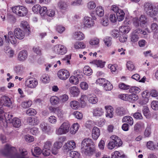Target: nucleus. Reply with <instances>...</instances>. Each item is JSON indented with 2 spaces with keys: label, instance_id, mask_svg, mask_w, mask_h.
<instances>
[{
  "label": "nucleus",
  "instance_id": "1",
  "mask_svg": "<svg viewBox=\"0 0 158 158\" xmlns=\"http://www.w3.org/2000/svg\"><path fill=\"white\" fill-rule=\"evenodd\" d=\"M92 140L87 138L84 139L81 143V151L86 155L90 156L94 151Z\"/></svg>",
  "mask_w": 158,
  "mask_h": 158
},
{
  "label": "nucleus",
  "instance_id": "2",
  "mask_svg": "<svg viewBox=\"0 0 158 158\" xmlns=\"http://www.w3.org/2000/svg\"><path fill=\"white\" fill-rule=\"evenodd\" d=\"M144 10L146 14L148 15L153 17L156 16L158 12L155 9L153 8L152 4L149 2H146L144 3Z\"/></svg>",
  "mask_w": 158,
  "mask_h": 158
},
{
  "label": "nucleus",
  "instance_id": "3",
  "mask_svg": "<svg viewBox=\"0 0 158 158\" xmlns=\"http://www.w3.org/2000/svg\"><path fill=\"white\" fill-rule=\"evenodd\" d=\"M70 125L68 122L63 123L56 131V134L58 135L66 134L69 131Z\"/></svg>",
  "mask_w": 158,
  "mask_h": 158
},
{
  "label": "nucleus",
  "instance_id": "4",
  "mask_svg": "<svg viewBox=\"0 0 158 158\" xmlns=\"http://www.w3.org/2000/svg\"><path fill=\"white\" fill-rule=\"evenodd\" d=\"M13 12L20 16H24L27 13V9L23 6H17L12 7Z\"/></svg>",
  "mask_w": 158,
  "mask_h": 158
},
{
  "label": "nucleus",
  "instance_id": "5",
  "mask_svg": "<svg viewBox=\"0 0 158 158\" xmlns=\"http://www.w3.org/2000/svg\"><path fill=\"white\" fill-rule=\"evenodd\" d=\"M91 16L93 19L88 16H85L84 17L83 23L85 27L89 28L94 25V23L93 20H96V18L94 16L93 13L91 14Z\"/></svg>",
  "mask_w": 158,
  "mask_h": 158
},
{
  "label": "nucleus",
  "instance_id": "6",
  "mask_svg": "<svg viewBox=\"0 0 158 158\" xmlns=\"http://www.w3.org/2000/svg\"><path fill=\"white\" fill-rule=\"evenodd\" d=\"M53 52L58 55H64L66 53L67 50L66 47L63 45L57 44L54 46Z\"/></svg>",
  "mask_w": 158,
  "mask_h": 158
},
{
  "label": "nucleus",
  "instance_id": "7",
  "mask_svg": "<svg viewBox=\"0 0 158 158\" xmlns=\"http://www.w3.org/2000/svg\"><path fill=\"white\" fill-rule=\"evenodd\" d=\"M57 75L60 79L65 80L69 78L70 73L67 70L62 69L58 71Z\"/></svg>",
  "mask_w": 158,
  "mask_h": 158
},
{
  "label": "nucleus",
  "instance_id": "8",
  "mask_svg": "<svg viewBox=\"0 0 158 158\" xmlns=\"http://www.w3.org/2000/svg\"><path fill=\"white\" fill-rule=\"evenodd\" d=\"M0 102L3 106L7 107H10L12 105V102L10 99L6 96H3L1 97Z\"/></svg>",
  "mask_w": 158,
  "mask_h": 158
},
{
  "label": "nucleus",
  "instance_id": "9",
  "mask_svg": "<svg viewBox=\"0 0 158 158\" xmlns=\"http://www.w3.org/2000/svg\"><path fill=\"white\" fill-rule=\"evenodd\" d=\"M64 150L66 152L73 149L76 147V143L73 140L69 141L64 146Z\"/></svg>",
  "mask_w": 158,
  "mask_h": 158
},
{
  "label": "nucleus",
  "instance_id": "10",
  "mask_svg": "<svg viewBox=\"0 0 158 158\" xmlns=\"http://www.w3.org/2000/svg\"><path fill=\"white\" fill-rule=\"evenodd\" d=\"M26 83L27 87L30 88H35L38 85V82L37 79L34 78L27 79Z\"/></svg>",
  "mask_w": 158,
  "mask_h": 158
},
{
  "label": "nucleus",
  "instance_id": "11",
  "mask_svg": "<svg viewBox=\"0 0 158 158\" xmlns=\"http://www.w3.org/2000/svg\"><path fill=\"white\" fill-rule=\"evenodd\" d=\"M14 34L15 37L19 40L23 39L25 36V33L20 28H17L15 29Z\"/></svg>",
  "mask_w": 158,
  "mask_h": 158
},
{
  "label": "nucleus",
  "instance_id": "12",
  "mask_svg": "<svg viewBox=\"0 0 158 158\" xmlns=\"http://www.w3.org/2000/svg\"><path fill=\"white\" fill-rule=\"evenodd\" d=\"M19 152L20 154L18 153H16L11 158H29L28 156H25L27 155V152L23 151L22 148H19Z\"/></svg>",
  "mask_w": 158,
  "mask_h": 158
},
{
  "label": "nucleus",
  "instance_id": "13",
  "mask_svg": "<svg viewBox=\"0 0 158 158\" xmlns=\"http://www.w3.org/2000/svg\"><path fill=\"white\" fill-rule=\"evenodd\" d=\"M145 127L144 123L142 122L137 123L134 126V131L138 132L142 131Z\"/></svg>",
  "mask_w": 158,
  "mask_h": 158
},
{
  "label": "nucleus",
  "instance_id": "14",
  "mask_svg": "<svg viewBox=\"0 0 158 158\" xmlns=\"http://www.w3.org/2000/svg\"><path fill=\"white\" fill-rule=\"evenodd\" d=\"M93 116L99 117L102 116L104 114V111L101 108H96L93 109Z\"/></svg>",
  "mask_w": 158,
  "mask_h": 158
},
{
  "label": "nucleus",
  "instance_id": "15",
  "mask_svg": "<svg viewBox=\"0 0 158 158\" xmlns=\"http://www.w3.org/2000/svg\"><path fill=\"white\" fill-rule=\"evenodd\" d=\"M27 123L31 125H36L39 122V120L37 117H29L27 119Z\"/></svg>",
  "mask_w": 158,
  "mask_h": 158
},
{
  "label": "nucleus",
  "instance_id": "16",
  "mask_svg": "<svg viewBox=\"0 0 158 158\" xmlns=\"http://www.w3.org/2000/svg\"><path fill=\"white\" fill-rule=\"evenodd\" d=\"M100 135V130L96 127H93L92 130V137L93 139L97 140Z\"/></svg>",
  "mask_w": 158,
  "mask_h": 158
},
{
  "label": "nucleus",
  "instance_id": "17",
  "mask_svg": "<svg viewBox=\"0 0 158 158\" xmlns=\"http://www.w3.org/2000/svg\"><path fill=\"white\" fill-rule=\"evenodd\" d=\"M15 150V148L13 147H10L9 145L6 144L4 150L2 152V153L5 156H8L10 153L12 152V151H14Z\"/></svg>",
  "mask_w": 158,
  "mask_h": 158
},
{
  "label": "nucleus",
  "instance_id": "18",
  "mask_svg": "<svg viewBox=\"0 0 158 158\" xmlns=\"http://www.w3.org/2000/svg\"><path fill=\"white\" fill-rule=\"evenodd\" d=\"M27 56V53L26 51L23 50L20 51L18 55V59L21 61L25 60Z\"/></svg>",
  "mask_w": 158,
  "mask_h": 158
},
{
  "label": "nucleus",
  "instance_id": "19",
  "mask_svg": "<svg viewBox=\"0 0 158 158\" xmlns=\"http://www.w3.org/2000/svg\"><path fill=\"white\" fill-rule=\"evenodd\" d=\"M89 102L92 104H96L98 101V99L96 96L94 94H89L87 96Z\"/></svg>",
  "mask_w": 158,
  "mask_h": 158
},
{
  "label": "nucleus",
  "instance_id": "20",
  "mask_svg": "<svg viewBox=\"0 0 158 158\" xmlns=\"http://www.w3.org/2000/svg\"><path fill=\"white\" fill-rule=\"evenodd\" d=\"M73 38L76 40H82L85 38L84 34L80 31L75 32L73 34Z\"/></svg>",
  "mask_w": 158,
  "mask_h": 158
},
{
  "label": "nucleus",
  "instance_id": "21",
  "mask_svg": "<svg viewBox=\"0 0 158 158\" xmlns=\"http://www.w3.org/2000/svg\"><path fill=\"white\" fill-rule=\"evenodd\" d=\"M70 92L73 97H77L79 94L80 91L78 88L76 86H73L69 89Z\"/></svg>",
  "mask_w": 158,
  "mask_h": 158
},
{
  "label": "nucleus",
  "instance_id": "22",
  "mask_svg": "<svg viewBox=\"0 0 158 158\" xmlns=\"http://www.w3.org/2000/svg\"><path fill=\"white\" fill-rule=\"evenodd\" d=\"M116 113L118 115L123 116L127 114V111L125 109L122 107H118L116 109Z\"/></svg>",
  "mask_w": 158,
  "mask_h": 158
},
{
  "label": "nucleus",
  "instance_id": "23",
  "mask_svg": "<svg viewBox=\"0 0 158 158\" xmlns=\"http://www.w3.org/2000/svg\"><path fill=\"white\" fill-rule=\"evenodd\" d=\"M65 138L64 137H60L59 139L60 141L56 142L54 144V147L57 149H60L62 146L63 142L64 141Z\"/></svg>",
  "mask_w": 158,
  "mask_h": 158
},
{
  "label": "nucleus",
  "instance_id": "24",
  "mask_svg": "<svg viewBox=\"0 0 158 158\" xmlns=\"http://www.w3.org/2000/svg\"><path fill=\"white\" fill-rule=\"evenodd\" d=\"M105 62H102L101 60H95L90 62V63L93 65H95L98 67L102 68L104 66Z\"/></svg>",
  "mask_w": 158,
  "mask_h": 158
},
{
  "label": "nucleus",
  "instance_id": "25",
  "mask_svg": "<svg viewBox=\"0 0 158 158\" xmlns=\"http://www.w3.org/2000/svg\"><path fill=\"white\" fill-rule=\"evenodd\" d=\"M152 133L151 128L149 125H147L143 133V136L145 138L150 137Z\"/></svg>",
  "mask_w": 158,
  "mask_h": 158
},
{
  "label": "nucleus",
  "instance_id": "26",
  "mask_svg": "<svg viewBox=\"0 0 158 158\" xmlns=\"http://www.w3.org/2000/svg\"><path fill=\"white\" fill-rule=\"evenodd\" d=\"M111 139L116 144H118V146H120L122 144V142L120 139L117 136L113 135L110 137Z\"/></svg>",
  "mask_w": 158,
  "mask_h": 158
},
{
  "label": "nucleus",
  "instance_id": "27",
  "mask_svg": "<svg viewBox=\"0 0 158 158\" xmlns=\"http://www.w3.org/2000/svg\"><path fill=\"white\" fill-rule=\"evenodd\" d=\"M125 13L123 10H119V11L117 12L116 16L117 19L118 21H122L124 18Z\"/></svg>",
  "mask_w": 158,
  "mask_h": 158
},
{
  "label": "nucleus",
  "instance_id": "28",
  "mask_svg": "<svg viewBox=\"0 0 158 158\" xmlns=\"http://www.w3.org/2000/svg\"><path fill=\"white\" fill-rule=\"evenodd\" d=\"M13 126L15 127H19L21 124V120L17 118H15L13 119L12 121Z\"/></svg>",
  "mask_w": 158,
  "mask_h": 158
},
{
  "label": "nucleus",
  "instance_id": "29",
  "mask_svg": "<svg viewBox=\"0 0 158 158\" xmlns=\"http://www.w3.org/2000/svg\"><path fill=\"white\" fill-rule=\"evenodd\" d=\"M79 127V125L78 123H74L70 128V133L72 134H75L78 130Z\"/></svg>",
  "mask_w": 158,
  "mask_h": 158
},
{
  "label": "nucleus",
  "instance_id": "30",
  "mask_svg": "<svg viewBox=\"0 0 158 158\" xmlns=\"http://www.w3.org/2000/svg\"><path fill=\"white\" fill-rule=\"evenodd\" d=\"M107 113L106 117L109 118H112L113 116V108L111 106H109L106 108Z\"/></svg>",
  "mask_w": 158,
  "mask_h": 158
},
{
  "label": "nucleus",
  "instance_id": "31",
  "mask_svg": "<svg viewBox=\"0 0 158 158\" xmlns=\"http://www.w3.org/2000/svg\"><path fill=\"white\" fill-rule=\"evenodd\" d=\"M123 122H126L129 124L131 126L133 124V120L132 118L129 116L124 117L122 119Z\"/></svg>",
  "mask_w": 158,
  "mask_h": 158
},
{
  "label": "nucleus",
  "instance_id": "32",
  "mask_svg": "<svg viewBox=\"0 0 158 158\" xmlns=\"http://www.w3.org/2000/svg\"><path fill=\"white\" fill-rule=\"evenodd\" d=\"M103 87L106 91L111 90L113 88V86L111 83L108 81H106V82L104 83Z\"/></svg>",
  "mask_w": 158,
  "mask_h": 158
},
{
  "label": "nucleus",
  "instance_id": "33",
  "mask_svg": "<svg viewBox=\"0 0 158 158\" xmlns=\"http://www.w3.org/2000/svg\"><path fill=\"white\" fill-rule=\"evenodd\" d=\"M140 25L141 27H143L147 23V18L143 15L141 16L139 18Z\"/></svg>",
  "mask_w": 158,
  "mask_h": 158
},
{
  "label": "nucleus",
  "instance_id": "34",
  "mask_svg": "<svg viewBox=\"0 0 158 158\" xmlns=\"http://www.w3.org/2000/svg\"><path fill=\"white\" fill-rule=\"evenodd\" d=\"M96 12L97 15L100 17L103 16L104 13L103 8L101 6L97 7L96 9Z\"/></svg>",
  "mask_w": 158,
  "mask_h": 158
},
{
  "label": "nucleus",
  "instance_id": "35",
  "mask_svg": "<svg viewBox=\"0 0 158 158\" xmlns=\"http://www.w3.org/2000/svg\"><path fill=\"white\" fill-rule=\"evenodd\" d=\"M142 112L144 115L147 118L149 117L150 114V111L148 108L147 106H144L142 109Z\"/></svg>",
  "mask_w": 158,
  "mask_h": 158
},
{
  "label": "nucleus",
  "instance_id": "36",
  "mask_svg": "<svg viewBox=\"0 0 158 158\" xmlns=\"http://www.w3.org/2000/svg\"><path fill=\"white\" fill-rule=\"evenodd\" d=\"M140 91V89L137 87L134 86L130 87L129 91L130 93L136 94H139Z\"/></svg>",
  "mask_w": 158,
  "mask_h": 158
},
{
  "label": "nucleus",
  "instance_id": "37",
  "mask_svg": "<svg viewBox=\"0 0 158 158\" xmlns=\"http://www.w3.org/2000/svg\"><path fill=\"white\" fill-rule=\"evenodd\" d=\"M130 28L128 26H123L120 27L119 28L120 31L123 33H127L130 30Z\"/></svg>",
  "mask_w": 158,
  "mask_h": 158
},
{
  "label": "nucleus",
  "instance_id": "38",
  "mask_svg": "<svg viewBox=\"0 0 158 158\" xmlns=\"http://www.w3.org/2000/svg\"><path fill=\"white\" fill-rule=\"evenodd\" d=\"M85 47V45L84 44L81 42H76L74 45V48L76 49L79 48H84Z\"/></svg>",
  "mask_w": 158,
  "mask_h": 158
},
{
  "label": "nucleus",
  "instance_id": "39",
  "mask_svg": "<svg viewBox=\"0 0 158 158\" xmlns=\"http://www.w3.org/2000/svg\"><path fill=\"white\" fill-rule=\"evenodd\" d=\"M83 73L87 76H89L91 75L92 70L89 66H85L83 68Z\"/></svg>",
  "mask_w": 158,
  "mask_h": 158
},
{
  "label": "nucleus",
  "instance_id": "40",
  "mask_svg": "<svg viewBox=\"0 0 158 158\" xmlns=\"http://www.w3.org/2000/svg\"><path fill=\"white\" fill-rule=\"evenodd\" d=\"M87 99V96L85 95H83L81 98V105L82 107L84 108L86 105V101Z\"/></svg>",
  "mask_w": 158,
  "mask_h": 158
},
{
  "label": "nucleus",
  "instance_id": "41",
  "mask_svg": "<svg viewBox=\"0 0 158 158\" xmlns=\"http://www.w3.org/2000/svg\"><path fill=\"white\" fill-rule=\"evenodd\" d=\"M58 6L61 10H65L68 7V5L66 3L62 1H61L59 2Z\"/></svg>",
  "mask_w": 158,
  "mask_h": 158
},
{
  "label": "nucleus",
  "instance_id": "42",
  "mask_svg": "<svg viewBox=\"0 0 158 158\" xmlns=\"http://www.w3.org/2000/svg\"><path fill=\"white\" fill-rule=\"evenodd\" d=\"M125 155L123 154H121L120 153L117 151H115L112 154V158H118L119 157L121 158L125 157Z\"/></svg>",
  "mask_w": 158,
  "mask_h": 158
},
{
  "label": "nucleus",
  "instance_id": "43",
  "mask_svg": "<svg viewBox=\"0 0 158 158\" xmlns=\"http://www.w3.org/2000/svg\"><path fill=\"white\" fill-rule=\"evenodd\" d=\"M151 28L152 31L154 33H158V24L155 23L152 24Z\"/></svg>",
  "mask_w": 158,
  "mask_h": 158
},
{
  "label": "nucleus",
  "instance_id": "44",
  "mask_svg": "<svg viewBox=\"0 0 158 158\" xmlns=\"http://www.w3.org/2000/svg\"><path fill=\"white\" fill-rule=\"evenodd\" d=\"M50 101L52 105H56L59 102V98L56 96H53L51 97Z\"/></svg>",
  "mask_w": 158,
  "mask_h": 158
},
{
  "label": "nucleus",
  "instance_id": "45",
  "mask_svg": "<svg viewBox=\"0 0 158 158\" xmlns=\"http://www.w3.org/2000/svg\"><path fill=\"white\" fill-rule=\"evenodd\" d=\"M40 127L42 131L46 133L48 132V127L47 123L44 122L42 123L40 125Z\"/></svg>",
  "mask_w": 158,
  "mask_h": 158
},
{
  "label": "nucleus",
  "instance_id": "46",
  "mask_svg": "<svg viewBox=\"0 0 158 158\" xmlns=\"http://www.w3.org/2000/svg\"><path fill=\"white\" fill-rule=\"evenodd\" d=\"M71 107L73 109H76L79 107V102L76 101H72L70 103Z\"/></svg>",
  "mask_w": 158,
  "mask_h": 158
},
{
  "label": "nucleus",
  "instance_id": "47",
  "mask_svg": "<svg viewBox=\"0 0 158 158\" xmlns=\"http://www.w3.org/2000/svg\"><path fill=\"white\" fill-rule=\"evenodd\" d=\"M79 78L75 76H71L69 78V81L71 83L73 84H77L79 82Z\"/></svg>",
  "mask_w": 158,
  "mask_h": 158
},
{
  "label": "nucleus",
  "instance_id": "48",
  "mask_svg": "<svg viewBox=\"0 0 158 158\" xmlns=\"http://www.w3.org/2000/svg\"><path fill=\"white\" fill-rule=\"evenodd\" d=\"M40 81L44 83H47L49 81V78L47 75L44 74L41 76Z\"/></svg>",
  "mask_w": 158,
  "mask_h": 158
},
{
  "label": "nucleus",
  "instance_id": "49",
  "mask_svg": "<svg viewBox=\"0 0 158 158\" xmlns=\"http://www.w3.org/2000/svg\"><path fill=\"white\" fill-rule=\"evenodd\" d=\"M59 99L60 102L64 103L68 100L69 97L67 94H64L60 96Z\"/></svg>",
  "mask_w": 158,
  "mask_h": 158
},
{
  "label": "nucleus",
  "instance_id": "50",
  "mask_svg": "<svg viewBox=\"0 0 158 158\" xmlns=\"http://www.w3.org/2000/svg\"><path fill=\"white\" fill-rule=\"evenodd\" d=\"M22 27L26 31H30V27L26 21H21V23Z\"/></svg>",
  "mask_w": 158,
  "mask_h": 158
},
{
  "label": "nucleus",
  "instance_id": "51",
  "mask_svg": "<svg viewBox=\"0 0 158 158\" xmlns=\"http://www.w3.org/2000/svg\"><path fill=\"white\" fill-rule=\"evenodd\" d=\"M32 155L35 156L37 157L38 156L36 155H39L42 152L41 149L39 147H36L34 149V152H33L31 151Z\"/></svg>",
  "mask_w": 158,
  "mask_h": 158
},
{
  "label": "nucleus",
  "instance_id": "52",
  "mask_svg": "<svg viewBox=\"0 0 158 158\" xmlns=\"http://www.w3.org/2000/svg\"><path fill=\"white\" fill-rule=\"evenodd\" d=\"M48 10L47 8L45 6H43L40 8L39 12L42 16H45L47 15Z\"/></svg>",
  "mask_w": 158,
  "mask_h": 158
},
{
  "label": "nucleus",
  "instance_id": "53",
  "mask_svg": "<svg viewBox=\"0 0 158 158\" xmlns=\"http://www.w3.org/2000/svg\"><path fill=\"white\" fill-rule=\"evenodd\" d=\"M96 7V4L93 1H91L88 3L87 4V7L89 10H93Z\"/></svg>",
  "mask_w": 158,
  "mask_h": 158
},
{
  "label": "nucleus",
  "instance_id": "54",
  "mask_svg": "<svg viewBox=\"0 0 158 158\" xmlns=\"http://www.w3.org/2000/svg\"><path fill=\"white\" fill-rule=\"evenodd\" d=\"M31 101H27L23 102L21 104L22 106L24 108L30 107L32 104Z\"/></svg>",
  "mask_w": 158,
  "mask_h": 158
},
{
  "label": "nucleus",
  "instance_id": "55",
  "mask_svg": "<svg viewBox=\"0 0 158 158\" xmlns=\"http://www.w3.org/2000/svg\"><path fill=\"white\" fill-rule=\"evenodd\" d=\"M116 146L117 147H119L118 144H116L113 141H110L108 144V148L110 149H112Z\"/></svg>",
  "mask_w": 158,
  "mask_h": 158
},
{
  "label": "nucleus",
  "instance_id": "56",
  "mask_svg": "<svg viewBox=\"0 0 158 158\" xmlns=\"http://www.w3.org/2000/svg\"><path fill=\"white\" fill-rule=\"evenodd\" d=\"M118 87L121 89L126 90L130 89V86L126 85L123 83H121L119 84Z\"/></svg>",
  "mask_w": 158,
  "mask_h": 158
},
{
  "label": "nucleus",
  "instance_id": "57",
  "mask_svg": "<svg viewBox=\"0 0 158 158\" xmlns=\"http://www.w3.org/2000/svg\"><path fill=\"white\" fill-rule=\"evenodd\" d=\"M146 146L148 148L151 150H153L156 148L155 146L152 141L148 142L147 143Z\"/></svg>",
  "mask_w": 158,
  "mask_h": 158
},
{
  "label": "nucleus",
  "instance_id": "58",
  "mask_svg": "<svg viewBox=\"0 0 158 158\" xmlns=\"http://www.w3.org/2000/svg\"><path fill=\"white\" fill-rule=\"evenodd\" d=\"M69 156L72 158H79V153L76 151H73L70 152Z\"/></svg>",
  "mask_w": 158,
  "mask_h": 158
},
{
  "label": "nucleus",
  "instance_id": "59",
  "mask_svg": "<svg viewBox=\"0 0 158 158\" xmlns=\"http://www.w3.org/2000/svg\"><path fill=\"white\" fill-rule=\"evenodd\" d=\"M138 98V96L136 94H132L129 95V101L133 102L137 100Z\"/></svg>",
  "mask_w": 158,
  "mask_h": 158
},
{
  "label": "nucleus",
  "instance_id": "60",
  "mask_svg": "<svg viewBox=\"0 0 158 158\" xmlns=\"http://www.w3.org/2000/svg\"><path fill=\"white\" fill-rule=\"evenodd\" d=\"M119 98L122 100L129 101V94H120L118 96Z\"/></svg>",
  "mask_w": 158,
  "mask_h": 158
},
{
  "label": "nucleus",
  "instance_id": "61",
  "mask_svg": "<svg viewBox=\"0 0 158 158\" xmlns=\"http://www.w3.org/2000/svg\"><path fill=\"white\" fill-rule=\"evenodd\" d=\"M7 19L8 21L12 24L15 23L16 21L15 17L11 15H8L7 16Z\"/></svg>",
  "mask_w": 158,
  "mask_h": 158
},
{
  "label": "nucleus",
  "instance_id": "62",
  "mask_svg": "<svg viewBox=\"0 0 158 158\" xmlns=\"http://www.w3.org/2000/svg\"><path fill=\"white\" fill-rule=\"evenodd\" d=\"M55 113L57 115L59 118H61L63 117L64 114L63 111L59 108H56Z\"/></svg>",
  "mask_w": 158,
  "mask_h": 158
},
{
  "label": "nucleus",
  "instance_id": "63",
  "mask_svg": "<svg viewBox=\"0 0 158 158\" xmlns=\"http://www.w3.org/2000/svg\"><path fill=\"white\" fill-rule=\"evenodd\" d=\"M26 113L29 115H34L36 114V112L34 109L30 108L27 110Z\"/></svg>",
  "mask_w": 158,
  "mask_h": 158
},
{
  "label": "nucleus",
  "instance_id": "64",
  "mask_svg": "<svg viewBox=\"0 0 158 158\" xmlns=\"http://www.w3.org/2000/svg\"><path fill=\"white\" fill-rule=\"evenodd\" d=\"M151 106L152 109L155 110L158 109V102L156 101H152L151 104Z\"/></svg>",
  "mask_w": 158,
  "mask_h": 158
}]
</instances>
